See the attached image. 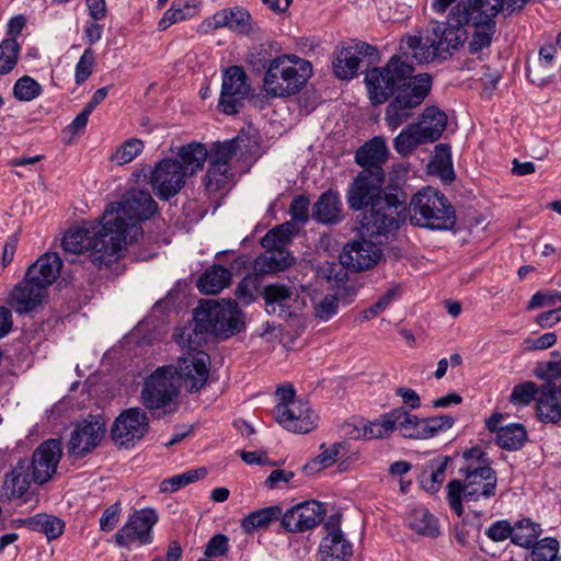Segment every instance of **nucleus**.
<instances>
[{"label": "nucleus", "instance_id": "nucleus-53", "mask_svg": "<svg viewBox=\"0 0 561 561\" xmlns=\"http://www.w3.org/2000/svg\"><path fill=\"white\" fill-rule=\"evenodd\" d=\"M455 423L449 415H438L423 419V439H428L451 428Z\"/></svg>", "mask_w": 561, "mask_h": 561}, {"label": "nucleus", "instance_id": "nucleus-62", "mask_svg": "<svg viewBox=\"0 0 561 561\" xmlns=\"http://www.w3.org/2000/svg\"><path fill=\"white\" fill-rule=\"evenodd\" d=\"M558 301L561 302V291H537L533 295L528 302V309H537L541 307H551Z\"/></svg>", "mask_w": 561, "mask_h": 561}, {"label": "nucleus", "instance_id": "nucleus-35", "mask_svg": "<svg viewBox=\"0 0 561 561\" xmlns=\"http://www.w3.org/2000/svg\"><path fill=\"white\" fill-rule=\"evenodd\" d=\"M208 157L206 148L197 142L182 146L178 157L181 168L185 172V178L199 171Z\"/></svg>", "mask_w": 561, "mask_h": 561}, {"label": "nucleus", "instance_id": "nucleus-49", "mask_svg": "<svg viewBox=\"0 0 561 561\" xmlns=\"http://www.w3.org/2000/svg\"><path fill=\"white\" fill-rule=\"evenodd\" d=\"M393 432V421L390 412L380 416V419L364 424V439L383 438Z\"/></svg>", "mask_w": 561, "mask_h": 561}, {"label": "nucleus", "instance_id": "nucleus-57", "mask_svg": "<svg viewBox=\"0 0 561 561\" xmlns=\"http://www.w3.org/2000/svg\"><path fill=\"white\" fill-rule=\"evenodd\" d=\"M513 525L506 520H496L484 530V535L494 542L504 541L513 538Z\"/></svg>", "mask_w": 561, "mask_h": 561}, {"label": "nucleus", "instance_id": "nucleus-55", "mask_svg": "<svg viewBox=\"0 0 561 561\" xmlns=\"http://www.w3.org/2000/svg\"><path fill=\"white\" fill-rule=\"evenodd\" d=\"M239 148L238 139H231L222 144H217L209 154V162L222 163L224 167H229V161L237 154Z\"/></svg>", "mask_w": 561, "mask_h": 561}, {"label": "nucleus", "instance_id": "nucleus-59", "mask_svg": "<svg viewBox=\"0 0 561 561\" xmlns=\"http://www.w3.org/2000/svg\"><path fill=\"white\" fill-rule=\"evenodd\" d=\"M551 355L556 358L553 360H549L545 364H540L536 370L535 375L545 380L560 378L561 377V356L557 353H551Z\"/></svg>", "mask_w": 561, "mask_h": 561}, {"label": "nucleus", "instance_id": "nucleus-54", "mask_svg": "<svg viewBox=\"0 0 561 561\" xmlns=\"http://www.w3.org/2000/svg\"><path fill=\"white\" fill-rule=\"evenodd\" d=\"M95 67V51L92 48H85L79 58L75 69L76 84L81 85L92 75Z\"/></svg>", "mask_w": 561, "mask_h": 561}, {"label": "nucleus", "instance_id": "nucleus-7", "mask_svg": "<svg viewBox=\"0 0 561 561\" xmlns=\"http://www.w3.org/2000/svg\"><path fill=\"white\" fill-rule=\"evenodd\" d=\"M369 206V209L362 214L359 220L360 236L375 239L378 243L393 234L404 220L405 201L399 193L383 192L380 188L368 198L362 209Z\"/></svg>", "mask_w": 561, "mask_h": 561}, {"label": "nucleus", "instance_id": "nucleus-20", "mask_svg": "<svg viewBox=\"0 0 561 561\" xmlns=\"http://www.w3.org/2000/svg\"><path fill=\"white\" fill-rule=\"evenodd\" d=\"M274 416L284 428L297 434L311 432L318 421V415L304 401L278 403L274 409Z\"/></svg>", "mask_w": 561, "mask_h": 561}, {"label": "nucleus", "instance_id": "nucleus-32", "mask_svg": "<svg viewBox=\"0 0 561 561\" xmlns=\"http://www.w3.org/2000/svg\"><path fill=\"white\" fill-rule=\"evenodd\" d=\"M32 473L28 471L27 460H20L12 471L7 474L4 481V490L9 497H21L23 496L30 485Z\"/></svg>", "mask_w": 561, "mask_h": 561}, {"label": "nucleus", "instance_id": "nucleus-9", "mask_svg": "<svg viewBox=\"0 0 561 561\" xmlns=\"http://www.w3.org/2000/svg\"><path fill=\"white\" fill-rule=\"evenodd\" d=\"M463 479H454L448 482L447 502L450 510L457 515L465 513L462 502L486 501L495 496L497 476L495 470L480 461L470 462L460 469Z\"/></svg>", "mask_w": 561, "mask_h": 561}, {"label": "nucleus", "instance_id": "nucleus-1", "mask_svg": "<svg viewBox=\"0 0 561 561\" xmlns=\"http://www.w3.org/2000/svg\"><path fill=\"white\" fill-rule=\"evenodd\" d=\"M365 82L370 102L375 105L385 103L398 91L385 114L388 127L396 130L427 96L432 77L428 73L414 76L413 65L399 56H392L383 67L370 69L366 73Z\"/></svg>", "mask_w": 561, "mask_h": 561}, {"label": "nucleus", "instance_id": "nucleus-27", "mask_svg": "<svg viewBox=\"0 0 561 561\" xmlns=\"http://www.w3.org/2000/svg\"><path fill=\"white\" fill-rule=\"evenodd\" d=\"M537 413L541 421L558 422L561 420V385L546 383L540 388L537 398Z\"/></svg>", "mask_w": 561, "mask_h": 561}, {"label": "nucleus", "instance_id": "nucleus-10", "mask_svg": "<svg viewBox=\"0 0 561 561\" xmlns=\"http://www.w3.org/2000/svg\"><path fill=\"white\" fill-rule=\"evenodd\" d=\"M266 69L263 88L267 95L286 98L298 93L311 76V65L296 55L263 59Z\"/></svg>", "mask_w": 561, "mask_h": 561}, {"label": "nucleus", "instance_id": "nucleus-60", "mask_svg": "<svg viewBox=\"0 0 561 561\" xmlns=\"http://www.w3.org/2000/svg\"><path fill=\"white\" fill-rule=\"evenodd\" d=\"M256 289V279L254 276H247L242 278L236 288V297L244 305H250L254 301V293Z\"/></svg>", "mask_w": 561, "mask_h": 561}, {"label": "nucleus", "instance_id": "nucleus-19", "mask_svg": "<svg viewBox=\"0 0 561 561\" xmlns=\"http://www.w3.org/2000/svg\"><path fill=\"white\" fill-rule=\"evenodd\" d=\"M105 434V423L100 416L89 415L72 431L67 448L68 454L80 459L100 445Z\"/></svg>", "mask_w": 561, "mask_h": 561}, {"label": "nucleus", "instance_id": "nucleus-16", "mask_svg": "<svg viewBox=\"0 0 561 561\" xmlns=\"http://www.w3.org/2000/svg\"><path fill=\"white\" fill-rule=\"evenodd\" d=\"M185 172L178 159L167 158L159 161L150 173V184L162 201L175 196L185 184Z\"/></svg>", "mask_w": 561, "mask_h": 561}, {"label": "nucleus", "instance_id": "nucleus-47", "mask_svg": "<svg viewBox=\"0 0 561 561\" xmlns=\"http://www.w3.org/2000/svg\"><path fill=\"white\" fill-rule=\"evenodd\" d=\"M291 227L289 224L277 226L270 230L262 239L261 245L265 250L285 249L291 239Z\"/></svg>", "mask_w": 561, "mask_h": 561}, {"label": "nucleus", "instance_id": "nucleus-6", "mask_svg": "<svg viewBox=\"0 0 561 561\" xmlns=\"http://www.w3.org/2000/svg\"><path fill=\"white\" fill-rule=\"evenodd\" d=\"M457 32L449 30L448 20L445 23H433L423 35L402 37L397 56L408 64L410 58L419 64H428L436 59L446 60L457 51V46L462 39V33Z\"/></svg>", "mask_w": 561, "mask_h": 561}, {"label": "nucleus", "instance_id": "nucleus-30", "mask_svg": "<svg viewBox=\"0 0 561 561\" xmlns=\"http://www.w3.org/2000/svg\"><path fill=\"white\" fill-rule=\"evenodd\" d=\"M426 142L437 140L447 125V115L437 107H427L421 119L414 123Z\"/></svg>", "mask_w": 561, "mask_h": 561}, {"label": "nucleus", "instance_id": "nucleus-34", "mask_svg": "<svg viewBox=\"0 0 561 561\" xmlns=\"http://www.w3.org/2000/svg\"><path fill=\"white\" fill-rule=\"evenodd\" d=\"M390 417L393 421V431L399 430L405 438L423 439V419H419L403 408L391 410Z\"/></svg>", "mask_w": 561, "mask_h": 561}, {"label": "nucleus", "instance_id": "nucleus-17", "mask_svg": "<svg viewBox=\"0 0 561 561\" xmlns=\"http://www.w3.org/2000/svg\"><path fill=\"white\" fill-rule=\"evenodd\" d=\"M249 91L250 84L245 71L239 66L229 67L222 76L218 107L227 115L237 114Z\"/></svg>", "mask_w": 561, "mask_h": 561}, {"label": "nucleus", "instance_id": "nucleus-37", "mask_svg": "<svg viewBox=\"0 0 561 561\" xmlns=\"http://www.w3.org/2000/svg\"><path fill=\"white\" fill-rule=\"evenodd\" d=\"M22 524L33 531L43 533L48 540L57 539L65 529L61 518L47 514H36L23 519Z\"/></svg>", "mask_w": 561, "mask_h": 561}, {"label": "nucleus", "instance_id": "nucleus-15", "mask_svg": "<svg viewBox=\"0 0 561 561\" xmlns=\"http://www.w3.org/2000/svg\"><path fill=\"white\" fill-rule=\"evenodd\" d=\"M194 348H190L186 356L179 358L176 369L178 385L188 392L199 391L207 382L209 377L210 357L207 353L195 351L197 344H193Z\"/></svg>", "mask_w": 561, "mask_h": 561}, {"label": "nucleus", "instance_id": "nucleus-43", "mask_svg": "<svg viewBox=\"0 0 561 561\" xmlns=\"http://www.w3.org/2000/svg\"><path fill=\"white\" fill-rule=\"evenodd\" d=\"M206 474L207 470L204 467L191 469L183 473L175 474L162 480L159 489L163 493H173L191 483L204 479Z\"/></svg>", "mask_w": 561, "mask_h": 561}, {"label": "nucleus", "instance_id": "nucleus-50", "mask_svg": "<svg viewBox=\"0 0 561 561\" xmlns=\"http://www.w3.org/2000/svg\"><path fill=\"white\" fill-rule=\"evenodd\" d=\"M230 167H224L222 163L209 162L204 186L208 192H217L225 186L229 176Z\"/></svg>", "mask_w": 561, "mask_h": 561}, {"label": "nucleus", "instance_id": "nucleus-14", "mask_svg": "<svg viewBox=\"0 0 561 561\" xmlns=\"http://www.w3.org/2000/svg\"><path fill=\"white\" fill-rule=\"evenodd\" d=\"M149 431V419L140 408H129L115 420L111 435L121 447H134Z\"/></svg>", "mask_w": 561, "mask_h": 561}, {"label": "nucleus", "instance_id": "nucleus-18", "mask_svg": "<svg viewBox=\"0 0 561 561\" xmlns=\"http://www.w3.org/2000/svg\"><path fill=\"white\" fill-rule=\"evenodd\" d=\"M263 299L266 312L280 318L297 316L305 307V300L299 297L296 287L285 284L266 285Z\"/></svg>", "mask_w": 561, "mask_h": 561}, {"label": "nucleus", "instance_id": "nucleus-52", "mask_svg": "<svg viewBox=\"0 0 561 561\" xmlns=\"http://www.w3.org/2000/svg\"><path fill=\"white\" fill-rule=\"evenodd\" d=\"M42 92L41 84L28 76L18 79L13 87V94L20 101H32Z\"/></svg>", "mask_w": 561, "mask_h": 561}, {"label": "nucleus", "instance_id": "nucleus-48", "mask_svg": "<svg viewBox=\"0 0 561 561\" xmlns=\"http://www.w3.org/2000/svg\"><path fill=\"white\" fill-rule=\"evenodd\" d=\"M540 394V389L534 381H525L516 385L511 393L510 401L514 405L526 407Z\"/></svg>", "mask_w": 561, "mask_h": 561}, {"label": "nucleus", "instance_id": "nucleus-21", "mask_svg": "<svg viewBox=\"0 0 561 561\" xmlns=\"http://www.w3.org/2000/svg\"><path fill=\"white\" fill-rule=\"evenodd\" d=\"M61 455L62 449L59 440L48 439L39 444L33 451L32 459L27 460L33 482L43 484L49 481L57 470Z\"/></svg>", "mask_w": 561, "mask_h": 561}, {"label": "nucleus", "instance_id": "nucleus-46", "mask_svg": "<svg viewBox=\"0 0 561 561\" xmlns=\"http://www.w3.org/2000/svg\"><path fill=\"white\" fill-rule=\"evenodd\" d=\"M530 549L533 561H553L558 557L560 543L553 537H545L541 540L537 539Z\"/></svg>", "mask_w": 561, "mask_h": 561}, {"label": "nucleus", "instance_id": "nucleus-64", "mask_svg": "<svg viewBox=\"0 0 561 561\" xmlns=\"http://www.w3.org/2000/svg\"><path fill=\"white\" fill-rule=\"evenodd\" d=\"M228 538L225 535H215L207 543L205 554L208 558L225 556L228 551Z\"/></svg>", "mask_w": 561, "mask_h": 561}, {"label": "nucleus", "instance_id": "nucleus-33", "mask_svg": "<svg viewBox=\"0 0 561 561\" xmlns=\"http://www.w3.org/2000/svg\"><path fill=\"white\" fill-rule=\"evenodd\" d=\"M199 7L196 1L173 0L171 7L164 12L158 23V28L164 31L171 25L194 18L198 14Z\"/></svg>", "mask_w": 561, "mask_h": 561}, {"label": "nucleus", "instance_id": "nucleus-2", "mask_svg": "<svg viewBox=\"0 0 561 561\" xmlns=\"http://www.w3.org/2000/svg\"><path fill=\"white\" fill-rule=\"evenodd\" d=\"M158 209L149 192L128 191L123 201L110 204L104 214V228L112 231L125 251L128 243L136 242L142 234L140 221L149 219Z\"/></svg>", "mask_w": 561, "mask_h": 561}, {"label": "nucleus", "instance_id": "nucleus-5", "mask_svg": "<svg viewBox=\"0 0 561 561\" xmlns=\"http://www.w3.org/2000/svg\"><path fill=\"white\" fill-rule=\"evenodd\" d=\"M62 249L67 253L80 254L90 251V257L99 268L108 266L122 257L124 250L117 237L100 224H84L70 228L64 236Z\"/></svg>", "mask_w": 561, "mask_h": 561}, {"label": "nucleus", "instance_id": "nucleus-41", "mask_svg": "<svg viewBox=\"0 0 561 561\" xmlns=\"http://www.w3.org/2000/svg\"><path fill=\"white\" fill-rule=\"evenodd\" d=\"M527 440V431L523 424L512 423L501 426L496 434V444L506 450H518Z\"/></svg>", "mask_w": 561, "mask_h": 561}, {"label": "nucleus", "instance_id": "nucleus-31", "mask_svg": "<svg viewBox=\"0 0 561 561\" xmlns=\"http://www.w3.org/2000/svg\"><path fill=\"white\" fill-rule=\"evenodd\" d=\"M231 280V273L221 265H211L197 280V288L206 295H215L221 291Z\"/></svg>", "mask_w": 561, "mask_h": 561}, {"label": "nucleus", "instance_id": "nucleus-63", "mask_svg": "<svg viewBox=\"0 0 561 561\" xmlns=\"http://www.w3.org/2000/svg\"><path fill=\"white\" fill-rule=\"evenodd\" d=\"M433 163L442 172L453 173L451 161H450V149L448 145L438 144L435 146V156Z\"/></svg>", "mask_w": 561, "mask_h": 561}, {"label": "nucleus", "instance_id": "nucleus-11", "mask_svg": "<svg viewBox=\"0 0 561 561\" xmlns=\"http://www.w3.org/2000/svg\"><path fill=\"white\" fill-rule=\"evenodd\" d=\"M409 215L412 225L431 230H451L457 220L455 209L447 197L430 186L412 196Z\"/></svg>", "mask_w": 561, "mask_h": 561}, {"label": "nucleus", "instance_id": "nucleus-29", "mask_svg": "<svg viewBox=\"0 0 561 561\" xmlns=\"http://www.w3.org/2000/svg\"><path fill=\"white\" fill-rule=\"evenodd\" d=\"M214 27H228L233 32L250 34L254 25L250 13L243 8H232L218 11L214 14Z\"/></svg>", "mask_w": 561, "mask_h": 561}, {"label": "nucleus", "instance_id": "nucleus-44", "mask_svg": "<svg viewBox=\"0 0 561 561\" xmlns=\"http://www.w3.org/2000/svg\"><path fill=\"white\" fill-rule=\"evenodd\" d=\"M426 144L415 124L408 125L393 139V148L401 156L410 154L419 145Z\"/></svg>", "mask_w": 561, "mask_h": 561}, {"label": "nucleus", "instance_id": "nucleus-36", "mask_svg": "<svg viewBox=\"0 0 561 561\" xmlns=\"http://www.w3.org/2000/svg\"><path fill=\"white\" fill-rule=\"evenodd\" d=\"M294 261L293 255L286 249L265 250L254 262V270L261 274H270L285 270Z\"/></svg>", "mask_w": 561, "mask_h": 561}, {"label": "nucleus", "instance_id": "nucleus-24", "mask_svg": "<svg viewBox=\"0 0 561 561\" xmlns=\"http://www.w3.org/2000/svg\"><path fill=\"white\" fill-rule=\"evenodd\" d=\"M46 291L43 285L25 274L24 280L12 289L9 304L18 313L31 312L42 304Z\"/></svg>", "mask_w": 561, "mask_h": 561}, {"label": "nucleus", "instance_id": "nucleus-40", "mask_svg": "<svg viewBox=\"0 0 561 561\" xmlns=\"http://www.w3.org/2000/svg\"><path fill=\"white\" fill-rule=\"evenodd\" d=\"M359 64L355 54L347 45L335 53L332 61L333 72L341 80H351L357 75Z\"/></svg>", "mask_w": 561, "mask_h": 561}, {"label": "nucleus", "instance_id": "nucleus-61", "mask_svg": "<svg viewBox=\"0 0 561 561\" xmlns=\"http://www.w3.org/2000/svg\"><path fill=\"white\" fill-rule=\"evenodd\" d=\"M122 505L119 502H115L104 510L102 516L100 517V529L102 531H111L113 530L121 517Z\"/></svg>", "mask_w": 561, "mask_h": 561}, {"label": "nucleus", "instance_id": "nucleus-3", "mask_svg": "<svg viewBox=\"0 0 561 561\" xmlns=\"http://www.w3.org/2000/svg\"><path fill=\"white\" fill-rule=\"evenodd\" d=\"M496 10L484 8L477 0H460L448 13L449 30L462 33L457 51L468 42L469 53L477 55L491 46L496 31Z\"/></svg>", "mask_w": 561, "mask_h": 561}, {"label": "nucleus", "instance_id": "nucleus-23", "mask_svg": "<svg viewBox=\"0 0 561 561\" xmlns=\"http://www.w3.org/2000/svg\"><path fill=\"white\" fill-rule=\"evenodd\" d=\"M323 505L317 501L300 503L282 516V526L289 533H304L321 523L324 516Z\"/></svg>", "mask_w": 561, "mask_h": 561}, {"label": "nucleus", "instance_id": "nucleus-58", "mask_svg": "<svg viewBox=\"0 0 561 561\" xmlns=\"http://www.w3.org/2000/svg\"><path fill=\"white\" fill-rule=\"evenodd\" d=\"M339 310V300L335 296L328 295L314 305V314L322 321H328Z\"/></svg>", "mask_w": 561, "mask_h": 561}, {"label": "nucleus", "instance_id": "nucleus-4", "mask_svg": "<svg viewBox=\"0 0 561 561\" xmlns=\"http://www.w3.org/2000/svg\"><path fill=\"white\" fill-rule=\"evenodd\" d=\"M388 148L382 137H374L355 153V161L363 171L354 179L347 191V203L351 209L362 210L374 194L381 188L385 180L382 164L387 161Z\"/></svg>", "mask_w": 561, "mask_h": 561}, {"label": "nucleus", "instance_id": "nucleus-51", "mask_svg": "<svg viewBox=\"0 0 561 561\" xmlns=\"http://www.w3.org/2000/svg\"><path fill=\"white\" fill-rule=\"evenodd\" d=\"M144 148V142L140 139L130 138L116 149L112 160L119 165L127 164L138 157L142 152Z\"/></svg>", "mask_w": 561, "mask_h": 561}, {"label": "nucleus", "instance_id": "nucleus-39", "mask_svg": "<svg viewBox=\"0 0 561 561\" xmlns=\"http://www.w3.org/2000/svg\"><path fill=\"white\" fill-rule=\"evenodd\" d=\"M407 522L409 527L420 535L435 538L439 534L437 518L424 507L413 508Z\"/></svg>", "mask_w": 561, "mask_h": 561}, {"label": "nucleus", "instance_id": "nucleus-56", "mask_svg": "<svg viewBox=\"0 0 561 561\" xmlns=\"http://www.w3.org/2000/svg\"><path fill=\"white\" fill-rule=\"evenodd\" d=\"M482 7L493 11L496 10V15L500 11H506L508 15L520 11L529 0H477Z\"/></svg>", "mask_w": 561, "mask_h": 561}, {"label": "nucleus", "instance_id": "nucleus-13", "mask_svg": "<svg viewBox=\"0 0 561 561\" xmlns=\"http://www.w3.org/2000/svg\"><path fill=\"white\" fill-rule=\"evenodd\" d=\"M158 520V513L153 508L145 507L134 511L116 531L115 543L126 549H131L136 543L139 546L150 545L153 541V527Z\"/></svg>", "mask_w": 561, "mask_h": 561}, {"label": "nucleus", "instance_id": "nucleus-45", "mask_svg": "<svg viewBox=\"0 0 561 561\" xmlns=\"http://www.w3.org/2000/svg\"><path fill=\"white\" fill-rule=\"evenodd\" d=\"M21 46L18 39L3 38L0 42V76L10 73L18 64Z\"/></svg>", "mask_w": 561, "mask_h": 561}, {"label": "nucleus", "instance_id": "nucleus-38", "mask_svg": "<svg viewBox=\"0 0 561 561\" xmlns=\"http://www.w3.org/2000/svg\"><path fill=\"white\" fill-rule=\"evenodd\" d=\"M282 516V508L278 505L264 507L251 512L241 520V528L247 534L267 528L272 522Z\"/></svg>", "mask_w": 561, "mask_h": 561}, {"label": "nucleus", "instance_id": "nucleus-12", "mask_svg": "<svg viewBox=\"0 0 561 561\" xmlns=\"http://www.w3.org/2000/svg\"><path fill=\"white\" fill-rule=\"evenodd\" d=\"M179 394L176 369L168 365L157 368L145 381L142 404L150 411H168Z\"/></svg>", "mask_w": 561, "mask_h": 561}, {"label": "nucleus", "instance_id": "nucleus-28", "mask_svg": "<svg viewBox=\"0 0 561 561\" xmlns=\"http://www.w3.org/2000/svg\"><path fill=\"white\" fill-rule=\"evenodd\" d=\"M312 217L325 225H334L342 220V203L337 192L329 190L320 195L312 207Z\"/></svg>", "mask_w": 561, "mask_h": 561}, {"label": "nucleus", "instance_id": "nucleus-25", "mask_svg": "<svg viewBox=\"0 0 561 561\" xmlns=\"http://www.w3.org/2000/svg\"><path fill=\"white\" fill-rule=\"evenodd\" d=\"M328 534L319 546L321 561H348L353 545L336 526L327 525Z\"/></svg>", "mask_w": 561, "mask_h": 561}, {"label": "nucleus", "instance_id": "nucleus-22", "mask_svg": "<svg viewBox=\"0 0 561 561\" xmlns=\"http://www.w3.org/2000/svg\"><path fill=\"white\" fill-rule=\"evenodd\" d=\"M367 236L347 243L340 254V262L351 271L367 270L381 259V243L376 240H367Z\"/></svg>", "mask_w": 561, "mask_h": 561}, {"label": "nucleus", "instance_id": "nucleus-26", "mask_svg": "<svg viewBox=\"0 0 561 561\" xmlns=\"http://www.w3.org/2000/svg\"><path fill=\"white\" fill-rule=\"evenodd\" d=\"M61 266L59 255L47 252L27 268L26 275L47 289L59 276Z\"/></svg>", "mask_w": 561, "mask_h": 561}, {"label": "nucleus", "instance_id": "nucleus-42", "mask_svg": "<svg viewBox=\"0 0 561 561\" xmlns=\"http://www.w3.org/2000/svg\"><path fill=\"white\" fill-rule=\"evenodd\" d=\"M512 542L523 548H530L542 533L541 525L530 518H522L513 525Z\"/></svg>", "mask_w": 561, "mask_h": 561}, {"label": "nucleus", "instance_id": "nucleus-8", "mask_svg": "<svg viewBox=\"0 0 561 561\" xmlns=\"http://www.w3.org/2000/svg\"><path fill=\"white\" fill-rule=\"evenodd\" d=\"M194 329L188 334L187 346L201 345L205 334H213L222 339L239 333L243 327L242 314L234 300L204 301L195 309Z\"/></svg>", "mask_w": 561, "mask_h": 561}]
</instances>
